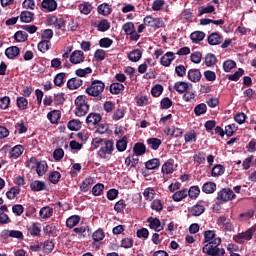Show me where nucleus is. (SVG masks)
<instances>
[{
    "label": "nucleus",
    "instance_id": "obj_11",
    "mask_svg": "<svg viewBox=\"0 0 256 256\" xmlns=\"http://www.w3.org/2000/svg\"><path fill=\"white\" fill-rule=\"evenodd\" d=\"M146 223H149V228L152 229L153 231L159 232L163 231L164 229V226L161 225V220H159V218L149 217L146 220Z\"/></svg>",
    "mask_w": 256,
    "mask_h": 256
},
{
    "label": "nucleus",
    "instance_id": "obj_21",
    "mask_svg": "<svg viewBox=\"0 0 256 256\" xmlns=\"http://www.w3.org/2000/svg\"><path fill=\"white\" fill-rule=\"evenodd\" d=\"M28 233H30L31 237H40L41 235V224L40 223H32V225L27 226Z\"/></svg>",
    "mask_w": 256,
    "mask_h": 256
},
{
    "label": "nucleus",
    "instance_id": "obj_50",
    "mask_svg": "<svg viewBox=\"0 0 256 256\" xmlns=\"http://www.w3.org/2000/svg\"><path fill=\"white\" fill-rule=\"evenodd\" d=\"M48 180L53 185H57V183H59V181H61V172H59V171L50 172V174L48 176Z\"/></svg>",
    "mask_w": 256,
    "mask_h": 256
},
{
    "label": "nucleus",
    "instance_id": "obj_51",
    "mask_svg": "<svg viewBox=\"0 0 256 256\" xmlns=\"http://www.w3.org/2000/svg\"><path fill=\"white\" fill-rule=\"evenodd\" d=\"M243 75H245V70H243V68H239L234 74H228L226 77L229 81H239Z\"/></svg>",
    "mask_w": 256,
    "mask_h": 256
},
{
    "label": "nucleus",
    "instance_id": "obj_1",
    "mask_svg": "<svg viewBox=\"0 0 256 256\" xmlns=\"http://www.w3.org/2000/svg\"><path fill=\"white\" fill-rule=\"evenodd\" d=\"M219 245H221V238H215L204 245L202 253H205L208 256H225V249L220 248Z\"/></svg>",
    "mask_w": 256,
    "mask_h": 256
},
{
    "label": "nucleus",
    "instance_id": "obj_29",
    "mask_svg": "<svg viewBox=\"0 0 256 256\" xmlns=\"http://www.w3.org/2000/svg\"><path fill=\"white\" fill-rule=\"evenodd\" d=\"M141 57H143V52L139 49H135L128 54V59L129 61H132V63L141 61Z\"/></svg>",
    "mask_w": 256,
    "mask_h": 256
},
{
    "label": "nucleus",
    "instance_id": "obj_28",
    "mask_svg": "<svg viewBox=\"0 0 256 256\" xmlns=\"http://www.w3.org/2000/svg\"><path fill=\"white\" fill-rule=\"evenodd\" d=\"M80 221H81V216L79 215L70 216L66 220V227H68V229H73V227H77V225H79Z\"/></svg>",
    "mask_w": 256,
    "mask_h": 256
},
{
    "label": "nucleus",
    "instance_id": "obj_37",
    "mask_svg": "<svg viewBox=\"0 0 256 256\" xmlns=\"http://www.w3.org/2000/svg\"><path fill=\"white\" fill-rule=\"evenodd\" d=\"M78 8L82 15H89L93 11V5L89 2L79 4Z\"/></svg>",
    "mask_w": 256,
    "mask_h": 256
},
{
    "label": "nucleus",
    "instance_id": "obj_40",
    "mask_svg": "<svg viewBox=\"0 0 256 256\" xmlns=\"http://www.w3.org/2000/svg\"><path fill=\"white\" fill-rule=\"evenodd\" d=\"M190 39L192 43H199L205 39V32L203 31H194L190 34Z\"/></svg>",
    "mask_w": 256,
    "mask_h": 256
},
{
    "label": "nucleus",
    "instance_id": "obj_26",
    "mask_svg": "<svg viewBox=\"0 0 256 256\" xmlns=\"http://www.w3.org/2000/svg\"><path fill=\"white\" fill-rule=\"evenodd\" d=\"M16 106L20 111H26V109H29V100L24 96L17 97Z\"/></svg>",
    "mask_w": 256,
    "mask_h": 256
},
{
    "label": "nucleus",
    "instance_id": "obj_23",
    "mask_svg": "<svg viewBox=\"0 0 256 256\" xmlns=\"http://www.w3.org/2000/svg\"><path fill=\"white\" fill-rule=\"evenodd\" d=\"M46 187L47 186L45 182L40 180H34L30 183V189L31 191H34V192L45 191Z\"/></svg>",
    "mask_w": 256,
    "mask_h": 256
},
{
    "label": "nucleus",
    "instance_id": "obj_8",
    "mask_svg": "<svg viewBox=\"0 0 256 256\" xmlns=\"http://www.w3.org/2000/svg\"><path fill=\"white\" fill-rule=\"evenodd\" d=\"M48 25L56 28L58 31L65 27V19L58 18L55 15H51L47 18Z\"/></svg>",
    "mask_w": 256,
    "mask_h": 256
},
{
    "label": "nucleus",
    "instance_id": "obj_38",
    "mask_svg": "<svg viewBox=\"0 0 256 256\" xmlns=\"http://www.w3.org/2000/svg\"><path fill=\"white\" fill-rule=\"evenodd\" d=\"M190 213L193 217H199L205 213V206L200 204H195L191 207Z\"/></svg>",
    "mask_w": 256,
    "mask_h": 256
},
{
    "label": "nucleus",
    "instance_id": "obj_45",
    "mask_svg": "<svg viewBox=\"0 0 256 256\" xmlns=\"http://www.w3.org/2000/svg\"><path fill=\"white\" fill-rule=\"evenodd\" d=\"M127 136H123L121 139L117 140L116 142V149L120 153H123V151H127Z\"/></svg>",
    "mask_w": 256,
    "mask_h": 256
},
{
    "label": "nucleus",
    "instance_id": "obj_60",
    "mask_svg": "<svg viewBox=\"0 0 256 256\" xmlns=\"http://www.w3.org/2000/svg\"><path fill=\"white\" fill-rule=\"evenodd\" d=\"M70 131H79L81 129V121L79 120H70L67 125Z\"/></svg>",
    "mask_w": 256,
    "mask_h": 256
},
{
    "label": "nucleus",
    "instance_id": "obj_44",
    "mask_svg": "<svg viewBox=\"0 0 256 256\" xmlns=\"http://www.w3.org/2000/svg\"><path fill=\"white\" fill-rule=\"evenodd\" d=\"M66 73L65 72H60L58 74L55 75L54 77V85H56V87H63L65 85V77H66Z\"/></svg>",
    "mask_w": 256,
    "mask_h": 256
},
{
    "label": "nucleus",
    "instance_id": "obj_39",
    "mask_svg": "<svg viewBox=\"0 0 256 256\" xmlns=\"http://www.w3.org/2000/svg\"><path fill=\"white\" fill-rule=\"evenodd\" d=\"M225 173V166L221 164H216L212 167L211 176L212 177H221Z\"/></svg>",
    "mask_w": 256,
    "mask_h": 256
},
{
    "label": "nucleus",
    "instance_id": "obj_5",
    "mask_svg": "<svg viewBox=\"0 0 256 256\" xmlns=\"http://www.w3.org/2000/svg\"><path fill=\"white\" fill-rule=\"evenodd\" d=\"M256 232V226L248 228L246 231L238 233L233 236V241L239 245H243L245 241H251L253 239V234Z\"/></svg>",
    "mask_w": 256,
    "mask_h": 256
},
{
    "label": "nucleus",
    "instance_id": "obj_22",
    "mask_svg": "<svg viewBox=\"0 0 256 256\" xmlns=\"http://www.w3.org/2000/svg\"><path fill=\"white\" fill-rule=\"evenodd\" d=\"M125 113H127V110H125V107L118 106L112 114L113 121H121V119L125 117Z\"/></svg>",
    "mask_w": 256,
    "mask_h": 256
},
{
    "label": "nucleus",
    "instance_id": "obj_6",
    "mask_svg": "<svg viewBox=\"0 0 256 256\" xmlns=\"http://www.w3.org/2000/svg\"><path fill=\"white\" fill-rule=\"evenodd\" d=\"M237 197L235 192L231 190V188H222L217 194V201L220 204L227 203V201H233Z\"/></svg>",
    "mask_w": 256,
    "mask_h": 256
},
{
    "label": "nucleus",
    "instance_id": "obj_27",
    "mask_svg": "<svg viewBox=\"0 0 256 256\" xmlns=\"http://www.w3.org/2000/svg\"><path fill=\"white\" fill-rule=\"evenodd\" d=\"M47 117L50 123H52L53 125H57V123H59V119H61V111L60 110L50 111L47 114Z\"/></svg>",
    "mask_w": 256,
    "mask_h": 256
},
{
    "label": "nucleus",
    "instance_id": "obj_33",
    "mask_svg": "<svg viewBox=\"0 0 256 256\" xmlns=\"http://www.w3.org/2000/svg\"><path fill=\"white\" fill-rule=\"evenodd\" d=\"M122 91H125V85L121 82H115L110 85V93L112 95H119Z\"/></svg>",
    "mask_w": 256,
    "mask_h": 256
},
{
    "label": "nucleus",
    "instance_id": "obj_54",
    "mask_svg": "<svg viewBox=\"0 0 256 256\" xmlns=\"http://www.w3.org/2000/svg\"><path fill=\"white\" fill-rule=\"evenodd\" d=\"M200 193L201 189H199V186H192L189 191L187 190V196L190 197V199H197Z\"/></svg>",
    "mask_w": 256,
    "mask_h": 256
},
{
    "label": "nucleus",
    "instance_id": "obj_58",
    "mask_svg": "<svg viewBox=\"0 0 256 256\" xmlns=\"http://www.w3.org/2000/svg\"><path fill=\"white\" fill-rule=\"evenodd\" d=\"M150 207L152 211H157V213H161L163 211V203L160 199H154Z\"/></svg>",
    "mask_w": 256,
    "mask_h": 256
},
{
    "label": "nucleus",
    "instance_id": "obj_4",
    "mask_svg": "<svg viewBox=\"0 0 256 256\" xmlns=\"http://www.w3.org/2000/svg\"><path fill=\"white\" fill-rule=\"evenodd\" d=\"M103 91H105V83L101 80H93L86 88V93L90 97H99Z\"/></svg>",
    "mask_w": 256,
    "mask_h": 256
},
{
    "label": "nucleus",
    "instance_id": "obj_62",
    "mask_svg": "<svg viewBox=\"0 0 256 256\" xmlns=\"http://www.w3.org/2000/svg\"><path fill=\"white\" fill-rule=\"evenodd\" d=\"M92 239L95 242L103 241L105 239V232L103 230H101V229L96 230L92 234Z\"/></svg>",
    "mask_w": 256,
    "mask_h": 256
},
{
    "label": "nucleus",
    "instance_id": "obj_20",
    "mask_svg": "<svg viewBox=\"0 0 256 256\" xmlns=\"http://www.w3.org/2000/svg\"><path fill=\"white\" fill-rule=\"evenodd\" d=\"M175 61V53L173 52H167L161 59L160 63L163 65V67H169L171 63Z\"/></svg>",
    "mask_w": 256,
    "mask_h": 256
},
{
    "label": "nucleus",
    "instance_id": "obj_55",
    "mask_svg": "<svg viewBox=\"0 0 256 256\" xmlns=\"http://www.w3.org/2000/svg\"><path fill=\"white\" fill-rule=\"evenodd\" d=\"M237 67V63L234 60L228 59L223 62V69L225 73H229L232 69Z\"/></svg>",
    "mask_w": 256,
    "mask_h": 256
},
{
    "label": "nucleus",
    "instance_id": "obj_64",
    "mask_svg": "<svg viewBox=\"0 0 256 256\" xmlns=\"http://www.w3.org/2000/svg\"><path fill=\"white\" fill-rule=\"evenodd\" d=\"M113 45V40L111 38H102L99 41V46L103 49H109Z\"/></svg>",
    "mask_w": 256,
    "mask_h": 256
},
{
    "label": "nucleus",
    "instance_id": "obj_25",
    "mask_svg": "<svg viewBox=\"0 0 256 256\" xmlns=\"http://www.w3.org/2000/svg\"><path fill=\"white\" fill-rule=\"evenodd\" d=\"M202 191L206 195H211L217 191V184L215 182H206L202 186Z\"/></svg>",
    "mask_w": 256,
    "mask_h": 256
},
{
    "label": "nucleus",
    "instance_id": "obj_10",
    "mask_svg": "<svg viewBox=\"0 0 256 256\" xmlns=\"http://www.w3.org/2000/svg\"><path fill=\"white\" fill-rule=\"evenodd\" d=\"M57 4L56 0H42L41 8L46 11V13H53V11H57Z\"/></svg>",
    "mask_w": 256,
    "mask_h": 256
},
{
    "label": "nucleus",
    "instance_id": "obj_35",
    "mask_svg": "<svg viewBox=\"0 0 256 256\" xmlns=\"http://www.w3.org/2000/svg\"><path fill=\"white\" fill-rule=\"evenodd\" d=\"M23 151H25L23 145H16L10 150V157H13V159H19V157L23 155Z\"/></svg>",
    "mask_w": 256,
    "mask_h": 256
},
{
    "label": "nucleus",
    "instance_id": "obj_15",
    "mask_svg": "<svg viewBox=\"0 0 256 256\" xmlns=\"http://www.w3.org/2000/svg\"><path fill=\"white\" fill-rule=\"evenodd\" d=\"M103 116L99 113H90L86 118L87 125H97L101 123Z\"/></svg>",
    "mask_w": 256,
    "mask_h": 256
},
{
    "label": "nucleus",
    "instance_id": "obj_13",
    "mask_svg": "<svg viewBox=\"0 0 256 256\" xmlns=\"http://www.w3.org/2000/svg\"><path fill=\"white\" fill-rule=\"evenodd\" d=\"M5 55L7 59H16L21 55V49L17 46H10L5 50Z\"/></svg>",
    "mask_w": 256,
    "mask_h": 256
},
{
    "label": "nucleus",
    "instance_id": "obj_59",
    "mask_svg": "<svg viewBox=\"0 0 256 256\" xmlns=\"http://www.w3.org/2000/svg\"><path fill=\"white\" fill-rule=\"evenodd\" d=\"M104 189H105V185L98 183L93 186L92 195H94V197H99V195H103Z\"/></svg>",
    "mask_w": 256,
    "mask_h": 256
},
{
    "label": "nucleus",
    "instance_id": "obj_32",
    "mask_svg": "<svg viewBox=\"0 0 256 256\" xmlns=\"http://www.w3.org/2000/svg\"><path fill=\"white\" fill-rule=\"evenodd\" d=\"M160 165H161V160H159V158L150 159L145 163V167L149 171H153L154 169H159Z\"/></svg>",
    "mask_w": 256,
    "mask_h": 256
},
{
    "label": "nucleus",
    "instance_id": "obj_9",
    "mask_svg": "<svg viewBox=\"0 0 256 256\" xmlns=\"http://www.w3.org/2000/svg\"><path fill=\"white\" fill-rule=\"evenodd\" d=\"M85 61V54L81 50H75L70 55V63L72 65H79L80 63H83Z\"/></svg>",
    "mask_w": 256,
    "mask_h": 256
},
{
    "label": "nucleus",
    "instance_id": "obj_14",
    "mask_svg": "<svg viewBox=\"0 0 256 256\" xmlns=\"http://www.w3.org/2000/svg\"><path fill=\"white\" fill-rule=\"evenodd\" d=\"M207 41L209 43V45H221V43H223V35L217 33V32H213L212 34H210L207 38Z\"/></svg>",
    "mask_w": 256,
    "mask_h": 256
},
{
    "label": "nucleus",
    "instance_id": "obj_56",
    "mask_svg": "<svg viewBox=\"0 0 256 256\" xmlns=\"http://www.w3.org/2000/svg\"><path fill=\"white\" fill-rule=\"evenodd\" d=\"M126 167H130L131 169H135L137 165H139V158H133L131 156L126 157L125 159Z\"/></svg>",
    "mask_w": 256,
    "mask_h": 256
},
{
    "label": "nucleus",
    "instance_id": "obj_52",
    "mask_svg": "<svg viewBox=\"0 0 256 256\" xmlns=\"http://www.w3.org/2000/svg\"><path fill=\"white\" fill-rule=\"evenodd\" d=\"M217 63V56L213 53H208L205 56V65L206 67H213Z\"/></svg>",
    "mask_w": 256,
    "mask_h": 256
},
{
    "label": "nucleus",
    "instance_id": "obj_3",
    "mask_svg": "<svg viewBox=\"0 0 256 256\" xmlns=\"http://www.w3.org/2000/svg\"><path fill=\"white\" fill-rule=\"evenodd\" d=\"M115 151V142L113 139H106L100 149L97 152L98 157L100 159H107L109 155H113V152Z\"/></svg>",
    "mask_w": 256,
    "mask_h": 256
},
{
    "label": "nucleus",
    "instance_id": "obj_17",
    "mask_svg": "<svg viewBox=\"0 0 256 256\" xmlns=\"http://www.w3.org/2000/svg\"><path fill=\"white\" fill-rule=\"evenodd\" d=\"M174 166L175 161L173 159H169L162 165V173L164 175H171L175 171Z\"/></svg>",
    "mask_w": 256,
    "mask_h": 256
},
{
    "label": "nucleus",
    "instance_id": "obj_12",
    "mask_svg": "<svg viewBox=\"0 0 256 256\" xmlns=\"http://www.w3.org/2000/svg\"><path fill=\"white\" fill-rule=\"evenodd\" d=\"M177 91V93H187V89H189V83L184 81H178L174 84V87L169 86L168 90L173 92Z\"/></svg>",
    "mask_w": 256,
    "mask_h": 256
},
{
    "label": "nucleus",
    "instance_id": "obj_24",
    "mask_svg": "<svg viewBox=\"0 0 256 256\" xmlns=\"http://www.w3.org/2000/svg\"><path fill=\"white\" fill-rule=\"evenodd\" d=\"M112 11L113 10L108 3H102L97 7V13L99 15H103L104 17H107V15H111Z\"/></svg>",
    "mask_w": 256,
    "mask_h": 256
},
{
    "label": "nucleus",
    "instance_id": "obj_49",
    "mask_svg": "<svg viewBox=\"0 0 256 256\" xmlns=\"http://www.w3.org/2000/svg\"><path fill=\"white\" fill-rule=\"evenodd\" d=\"M194 113L196 117H201V115H205L207 113V104H197L194 108Z\"/></svg>",
    "mask_w": 256,
    "mask_h": 256
},
{
    "label": "nucleus",
    "instance_id": "obj_42",
    "mask_svg": "<svg viewBox=\"0 0 256 256\" xmlns=\"http://www.w3.org/2000/svg\"><path fill=\"white\" fill-rule=\"evenodd\" d=\"M161 139L159 138H149L147 140V145L149 147V149H152L153 151H157V149H159V147H161Z\"/></svg>",
    "mask_w": 256,
    "mask_h": 256
},
{
    "label": "nucleus",
    "instance_id": "obj_53",
    "mask_svg": "<svg viewBox=\"0 0 256 256\" xmlns=\"http://www.w3.org/2000/svg\"><path fill=\"white\" fill-rule=\"evenodd\" d=\"M143 195H144V199L146 201H153L155 199V195H156L155 189L148 187L144 190Z\"/></svg>",
    "mask_w": 256,
    "mask_h": 256
},
{
    "label": "nucleus",
    "instance_id": "obj_41",
    "mask_svg": "<svg viewBox=\"0 0 256 256\" xmlns=\"http://www.w3.org/2000/svg\"><path fill=\"white\" fill-rule=\"evenodd\" d=\"M111 29V23H109V20L102 19L97 24V31H100L101 33H105V31H109Z\"/></svg>",
    "mask_w": 256,
    "mask_h": 256
},
{
    "label": "nucleus",
    "instance_id": "obj_7",
    "mask_svg": "<svg viewBox=\"0 0 256 256\" xmlns=\"http://www.w3.org/2000/svg\"><path fill=\"white\" fill-rule=\"evenodd\" d=\"M143 23L146 27H151L152 29H161L165 27V22H163L161 18H154L151 15L146 16L143 19Z\"/></svg>",
    "mask_w": 256,
    "mask_h": 256
},
{
    "label": "nucleus",
    "instance_id": "obj_31",
    "mask_svg": "<svg viewBox=\"0 0 256 256\" xmlns=\"http://www.w3.org/2000/svg\"><path fill=\"white\" fill-rule=\"evenodd\" d=\"M34 18H35V14L27 10L22 11L20 14V21L22 23H32Z\"/></svg>",
    "mask_w": 256,
    "mask_h": 256
},
{
    "label": "nucleus",
    "instance_id": "obj_46",
    "mask_svg": "<svg viewBox=\"0 0 256 256\" xmlns=\"http://www.w3.org/2000/svg\"><path fill=\"white\" fill-rule=\"evenodd\" d=\"M14 39L15 41H17V43H25V41H28L29 39V34H27V32L25 31H17L14 34Z\"/></svg>",
    "mask_w": 256,
    "mask_h": 256
},
{
    "label": "nucleus",
    "instance_id": "obj_16",
    "mask_svg": "<svg viewBox=\"0 0 256 256\" xmlns=\"http://www.w3.org/2000/svg\"><path fill=\"white\" fill-rule=\"evenodd\" d=\"M189 81H192V83H199V81H201V70L199 69H190L188 71V75H187Z\"/></svg>",
    "mask_w": 256,
    "mask_h": 256
},
{
    "label": "nucleus",
    "instance_id": "obj_63",
    "mask_svg": "<svg viewBox=\"0 0 256 256\" xmlns=\"http://www.w3.org/2000/svg\"><path fill=\"white\" fill-rule=\"evenodd\" d=\"M161 93H163V85L156 84L155 86L152 87L151 89L152 97H160Z\"/></svg>",
    "mask_w": 256,
    "mask_h": 256
},
{
    "label": "nucleus",
    "instance_id": "obj_36",
    "mask_svg": "<svg viewBox=\"0 0 256 256\" xmlns=\"http://www.w3.org/2000/svg\"><path fill=\"white\" fill-rule=\"evenodd\" d=\"M94 184H95V179L93 177L85 178L80 186V189L81 191H83V193H87L91 185H94Z\"/></svg>",
    "mask_w": 256,
    "mask_h": 256
},
{
    "label": "nucleus",
    "instance_id": "obj_34",
    "mask_svg": "<svg viewBox=\"0 0 256 256\" xmlns=\"http://www.w3.org/2000/svg\"><path fill=\"white\" fill-rule=\"evenodd\" d=\"M39 215L41 219H51V217H53V208L44 206L40 209Z\"/></svg>",
    "mask_w": 256,
    "mask_h": 256
},
{
    "label": "nucleus",
    "instance_id": "obj_18",
    "mask_svg": "<svg viewBox=\"0 0 256 256\" xmlns=\"http://www.w3.org/2000/svg\"><path fill=\"white\" fill-rule=\"evenodd\" d=\"M133 153L136 157H141V155H145V153H147V147L143 142H137L134 144Z\"/></svg>",
    "mask_w": 256,
    "mask_h": 256
},
{
    "label": "nucleus",
    "instance_id": "obj_2",
    "mask_svg": "<svg viewBox=\"0 0 256 256\" xmlns=\"http://www.w3.org/2000/svg\"><path fill=\"white\" fill-rule=\"evenodd\" d=\"M76 117H85L89 113V99L85 95H80L74 100Z\"/></svg>",
    "mask_w": 256,
    "mask_h": 256
},
{
    "label": "nucleus",
    "instance_id": "obj_47",
    "mask_svg": "<svg viewBox=\"0 0 256 256\" xmlns=\"http://www.w3.org/2000/svg\"><path fill=\"white\" fill-rule=\"evenodd\" d=\"M211 13H215V6L213 5L202 6L198 9V17H201L203 15H208Z\"/></svg>",
    "mask_w": 256,
    "mask_h": 256
},
{
    "label": "nucleus",
    "instance_id": "obj_48",
    "mask_svg": "<svg viewBox=\"0 0 256 256\" xmlns=\"http://www.w3.org/2000/svg\"><path fill=\"white\" fill-rule=\"evenodd\" d=\"M186 197H187V189L179 190L172 195V199L176 203H179V201H183V199H185Z\"/></svg>",
    "mask_w": 256,
    "mask_h": 256
},
{
    "label": "nucleus",
    "instance_id": "obj_19",
    "mask_svg": "<svg viewBox=\"0 0 256 256\" xmlns=\"http://www.w3.org/2000/svg\"><path fill=\"white\" fill-rule=\"evenodd\" d=\"M83 86V81L79 77H74L68 80L67 87L70 91L75 89H79V87Z\"/></svg>",
    "mask_w": 256,
    "mask_h": 256
},
{
    "label": "nucleus",
    "instance_id": "obj_61",
    "mask_svg": "<svg viewBox=\"0 0 256 256\" xmlns=\"http://www.w3.org/2000/svg\"><path fill=\"white\" fill-rule=\"evenodd\" d=\"M125 207H127V203L125 202V200L120 199L115 203L114 211H116V213H123V211L125 210Z\"/></svg>",
    "mask_w": 256,
    "mask_h": 256
},
{
    "label": "nucleus",
    "instance_id": "obj_57",
    "mask_svg": "<svg viewBox=\"0 0 256 256\" xmlns=\"http://www.w3.org/2000/svg\"><path fill=\"white\" fill-rule=\"evenodd\" d=\"M50 45H51V41L42 40L38 43V51H40V53H47V51H49Z\"/></svg>",
    "mask_w": 256,
    "mask_h": 256
},
{
    "label": "nucleus",
    "instance_id": "obj_30",
    "mask_svg": "<svg viewBox=\"0 0 256 256\" xmlns=\"http://www.w3.org/2000/svg\"><path fill=\"white\" fill-rule=\"evenodd\" d=\"M47 169H49L47 162L38 161L37 166H36V173L39 177H43L45 175V173H47Z\"/></svg>",
    "mask_w": 256,
    "mask_h": 256
},
{
    "label": "nucleus",
    "instance_id": "obj_43",
    "mask_svg": "<svg viewBox=\"0 0 256 256\" xmlns=\"http://www.w3.org/2000/svg\"><path fill=\"white\" fill-rule=\"evenodd\" d=\"M207 159V153L200 151L193 156L194 163L196 165H203Z\"/></svg>",
    "mask_w": 256,
    "mask_h": 256
}]
</instances>
